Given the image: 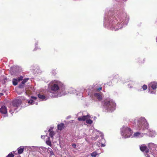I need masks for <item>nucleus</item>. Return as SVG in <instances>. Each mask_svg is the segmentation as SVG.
Masks as SVG:
<instances>
[{
  "label": "nucleus",
  "mask_w": 157,
  "mask_h": 157,
  "mask_svg": "<svg viewBox=\"0 0 157 157\" xmlns=\"http://www.w3.org/2000/svg\"><path fill=\"white\" fill-rule=\"evenodd\" d=\"M46 143L48 145L51 146V143L50 141V138L49 137L48 138V140L46 141Z\"/></svg>",
  "instance_id": "412c9836"
},
{
  "label": "nucleus",
  "mask_w": 157,
  "mask_h": 157,
  "mask_svg": "<svg viewBox=\"0 0 157 157\" xmlns=\"http://www.w3.org/2000/svg\"><path fill=\"white\" fill-rule=\"evenodd\" d=\"M23 77L22 76L17 78H14L13 79L12 82L13 85L14 86H16L18 82L22 80Z\"/></svg>",
  "instance_id": "9d476101"
},
{
  "label": "nucleus",
  "mask_w": 157,
  "mask_h": 157,
  "mask_svg": "<svg viewBox=\"0 0 157 157\" xmlns=\"http://www.w3.org/2000/svg\"><path fill=\"white\" fill-rule=\"evenodd\" d=\"M147 156L146 157H150V156L148 155V154H147Z\"/></svg>",
  "instance_id": "f704fd0d"
},
{
  "label": "nucleus",
  "mask_w": 157,
  "mask_h": 157,
  "mask_svg": "<svg viewBox=\"0 0 157 157\" xmlns=\"http://www.w3.org/2000/svg\"><path fill=\"white\" fill-rule=\"evenodd\" d=\"M29 80V78H26L24 79L22 82L21 83L22 84L24 85L25 83L27 81Z\"/></svg>",
  "instance_id": "b1692460"
},
{
  "label": "nucleus",
  "mask_w": 157,
  "mask_h": 157,
  "mask_svg": "<svg viewBox=\"0 0 157 157\" xmlns=\"http://www.w3.org/2000/svg\"><path fill=\"white\" fill-rule=\"evenodd\" d=\"M148 92L149 93H150V94H155V93L156 91H154H154H152V90L150 91V89H149Z\"/></svg>",
  "instance_id": "cd10ccee"
},
{
  "label": "nucleus",
  "mask_w": 157,
  "mask_h": 157,
  "mask_svg": "<svg viewBox=\"0 0 157 157\" xmlns=\"http://www.w3.org/2000/svg\"><path fill=\"white\" fill-rule=\"evenodd\" d=\"M105 146V145H104L103 144H101V146Z\"/></svg>",
  "instance_id": "e433bc0d"
},
{
  "label": "nucleus",
  "mask_w": 157,
  "mask_h": 157,
  "mask_svg": "<svg viewBox=\"0 0 157 157\" xmlns=\"http://www.w3.org/2000/svg\"><path fill=\"white\" fill-rule=\"evenodd\" d=\"M32 98L34 100H36V97H32Z\"/></svg>",
  "instance_id": "473e14b6"
},
{
  "label": "nucleus",
  "mask_w": 157,
  "mask_h": 157,
  "mask_svg": "<svg viewBox=\"0 0 157 157\" xmlns=\"http://www.w3.org/2000/svg\"><path fill=\"white\" fill-rule=\"evenodd\" d=\"M98 136H96V139H97V138H98Z\"/></svg>",
  "instance_id": "4c0bfd02"
},
{
  "label": "nucleus",
  "mask_w": 157,
  "mask_h": 157,
  "mask_svg": "<svg viewBox=\"0 0 157 157\" xmlns=\"http://www.w3.org/2000/svg\"><path fill=\"white\" fill-rule=\"evenodd\" d=\"M23 85H21V84L19 85V88H22L23 87Z\"/></svg>",
  "instance_id": "7c9ffc66"
},
{
  "label": "nucleus",
  "mask_w": 157,
  "mask_h": 157,
  "mask_svg": "<svg viewBox=\"0 0 157 157\" xmlns=\"http://www.w3.org/2000/svg\"><path fill=\"white\" fill-rule=\"evenodd\" d=\"M48 88L49 92L52 94V96L53 97H60L67 94L64 92L65 86L58 80H54L50 82L48 84Z\"/></svg>",
  "instance_id": "f03ea898"
},
{
  "label": "nucleus",
  "mask_w": 157,
  "mask_h": 157,
  "mask_svg": "<svg viewBox=\"0 0 157 157\" xmlns=\"http://www.w3.org/2000/svg\"><path fill=\"white\" fill-rule=\"evenodd\" d=\"M64 127L63 124L61 123L58 125V129L60 130H62Z\"/></svg>",
  "instance_id": "6ab92c4d"
},
{
  "label": "nucleus",
  "mask_w": 157,
  "mask_h": 157,
  "mask_svg": "<svg viewBox=\"0 0 157 157\" xmlns=\"http://www.w3.org/2000/svg\"><path fill=\"white\" fill-rule=\"evenodd\" d=\"M0 94L1 95L2 94V93H0Z\"/></svg>",
  "instance_id": "a19ab883"
},
{
  "label": "nucleus",
  "mask_w": 157,
  "mask_h": 157,
  "mask_svg": "<svg viewBox=\"0 0 157 157\" xmlns=\"http://www.w3.org/2000/svg\"><path fill=\"white\" fill-rule=\"evenodd\" d=\"M48 151L50 152L51 156L52 155H54V153L50 147H48Z\"/></svg>",
  "instance_id": "aec40b11"
},
{
  "label": "nucleus",
  "mask_w": 157,
  "mask_h": 157,
  "mask_svg": "<svg viewBox=\"0 0 157 157\" xmlns=\"http://www.w3.org/2000/svg\"><path fill=\"white\" fill-rule=\"evenodd\" d=\"M101 87L96 88V90H95V91L93 92L90 94V96L92 97L94 99H97L98 101L101 100L102 98L101 93H97V92L98 91L101 90Z\"/></svg>",
  "instance_id": "0eeeda50"
},
{
  "label": "nucleus",
  "mask_w": 157,
  "mask_h": 157,
  "mask_svg": "<svg viewBox=\"0 0 157 157\" xmlns=\"http://www.w3.org/2000/svg\"><path fill=\"white\" fill-rule=\"evenodd\" d=\"M28 102L30 105H32L34 104V103H33V100H28Z\"/></svg>",
  "instance_id": "a878e982"
},
{
  "label": "nucleus",
  "mask_w": 157,
  "mask_h": 157,
  "mask_svg": "<svg viewBox=\"0 0 157 157\" xmlns=\"http://www.w3.org/2000/svg\"><path fill=\"white\" fill-rule=\"evenodd\" d=\"M85 89L83 87H81L77 89V90H76L73 88L71 89L72 92L71 93L72 94H76V95H78L82 96L83 93L85 91Z\"/></svg>",
  "instance_id": "6e6552de"
},
{
  "label": "nucleus",
  "mask_w": 157,
  "mask_h": 157,
  "mask_svg": "<svg viewBox=\"0 0 157 157\" xmlns=\"http://www.w3.org/2000/svg\"><path fill=\"white\" fill-rule=\"evenodd\" d=\"M14 156V155L13 154L11 153L9 154L6 157H13Z\"/></svg>",
  "instance_id": "bb28decb"
},
{
  "label": "nucleus",
  "mask_w": 157,
  "mask_h": 157,
  "mask_svg": "<svg viewBox=\"0 0 157 157\" xmlns=\"http://www.w3.org/2000/svg\"><path fill=\"white\" fill-rule=\"evenodd\" d=\"M101 136H102V140H103V137H102V135H101Z\"/></svg>",
  "instance_id": "58836bf2"
},
{
  "label": "nucleus",
  "mask_w": 157,
  "mask_h": 157,
  "mask_svg": "<svg viewBox=\"0 0 157 157\" xmlns=\"http://www.w3.org/2000/svg\"><path fill=\"white\" fill-rule=\"evenodd\" d=\"M112 12L106 13L104 17V25L108 29L116 31L126 25L129 20V17L126 13H118L111 16Z\"/></svg>",
  "instance_id": "f257e3e1"
},
{
  "label": "nucleus",
  "mask_w": 157,
  "mask_h": 157,
  "mask_svg": "<svg viewBox=\"0 0 157 157\" xmlns=\"http://www.w3.org/2000/svg\"><path fill=\"white\" fill-rule=\"evenodd\" d=\"M89 117L88 115L86 116H83L78 118V120L79 121H84L86 120V122L87 123L89 124H91L93 122L92 120L90 119H87L89 118Z\"/></svg>",
  "instance_id": "1a4fd4ad"
},
{
  "label": "nucleus",
  "mask_w": 157,
  "mask_h": 157,
  "mask_svg": "<svg viewBox=\"0 0 157 157\" xmlns=\"http://www.w3.org/2000/svg\"><path fill=\"white\" fill-rule=\"evenodd\" d=\"M157 83L156 82H152L148 85L149 89L151 88L153 90H155L157 88Z\"/></svg>",
  "instance_id": "ddd939ff"
},
{
  "label": "nucleus",
  "mask_w": 157,
  "mask_h": 157,
  "mask_svg": "<svg viewBox=\"0 0 157 157\" xmlns=\"http://www.w3.org/2000/svg\"><path fill=\"white\" fill-rule=\"evenodd\" d=\"M21 100L18 99H16L12 101L9 106L10 109L9 112L11 113H13L14 111L16 109V108L19 106L21 104Z\"/></svg>",
  "instance_id": "423d86ee"
},
{
  "label": "nucleus",
  "mask_w": 157,
  "mask_h": 157,
  "mask_svg": "<svg viewBox=\"0 0 157 157\" xmlns=\"http://www.w3.org/2000/svg\"><path fill=\"white\" fill-rule=\"evenodd\" d=\"M6 116H7V115H6V116H4V117H6Z\"/></svg>",
  "instance_id": "79ce46f5"
},
{
  "label": "nucleus",
  "mask_w": 157,
  "mask_h": 157,
  "mask_svg": "<svg viewBox=\"0 0 157 157\" xmlns=\"http://www.w3.org/2000/svg\"><path fill=\"white\" fill-rule=\"evenodd\" d=\"M140 149L141 151L147 153L149 152V150L145 144H142L140 147Z\"/></svg>",
  "instance_id": "9b49d317"
},
{
  "label": "nucleus",
  "mask_w": 157,
  "mask_h": 157,
  "mask_svg": "<svg viewBox=\"0 0 157 157\" xmlns=\"http://www.w3.org/2000/svg\"><path fill=\"white\" fill-rule=\"evenodd\" d=\"M35 147V146H26L25 147V148H27L28 150H29V151H31V150H32V148L33 147Z\"/></svg>",
  "instance_id": "4be33fe9"
},
{
  "label": "nucleus",
  "mask_w": 157,
  "mask_h": 157,
  "mask_svg": "<svg viewBox=\"0 0 157 157\" xmlns=\"http://www.w3.org/2000/svg\"><path fill=\"white\" fill-rule=\"evenodd\" d=\"M144 133L136 132L134 134V137L136 138H140L143 136Z\"/></svg>",
  "instance_id": "dca6fc26"
},
{
  "label": "nucleus",
  "mask_w": 157,
  "mask_h": 157,
  "mask_svg": "<svg viewBox=\"0 0 157 157\" xmlns=\"http://www.w3.org/2000/svg\"><path fill=\"white\" fill-rule=\"evenodd\" d=\"M0 113L2 114H6L7 113V109L5 105L2 106L0 108Z\"/></svg>",
  "instance_id": "f8f14e48"
},
{
  "label": "nucleus",
  "mask_w": 157,
  "mask_h": 157,
  "mask_svg": "<svg viewBox=\"0 0 157 157\" xmlns=\"http://www.w3.org/2000/svg\"><path fill=\"white\" fill-rule=\"evenodd\" d=\"M97 155V154L96 152H94L91 154V155L92 157H95Z\"/></svg>",
  "instance_id": "393cba45"
},
{
  "label": "nucleus",
  "mask_w": 157,
  "mask_h": 157,
  "mask_svg": "<svg viewBox=\"0 0 157 157\" xmlns=\"http://www.w3.org/2000/svg\"><path fill=\"white\" fill-rule=\"evenodd\" d=\"M43 147H40L41 148H42Z\"/></svg>",
  "instance_id": "37998d69"
},
{
  "label": "nucleus",
  "mask_w": 157,
  "mask_h": 157,
  "mask_svg": "<svg viewBox=\"0 0 157 157\" xmlns=\"http://www.w3.org/2000/svg\"><path fill=\"white\" fill-rule=\"evenodd\" d=\"M38 96L39 98L43 100H46L48 99L47 97H46L45 96L42 94H38Z\"/></svg>",
  "instance_id": "f3484780"
},
{
  "label": "nucleus",
  "mask_w": 157,
  "mask_h": 157,
  "mask_svg": "<svg viewBox=\"0 0 157 157\" xmlns=\"http://www.w3.org/2000/svg\"><path fill=\"white\" fill-rule=\"evenodd\" d=\"M36 148H38L37 147L35 146L34 147H33L32 148V150H31V151H37V149H36Z\"/></svg>",
  "instance_id": "c85d7f7f"
},
{
  "label": "nucleus",
  "mask_w": 157,
  "mask_h": 157,
  "mask_svg": "<svg viewBox=\"0 0 157 157\" xmlns=\"http://www.w3.org/2000/svg\"><path fill=\"white\" fill-rule=\"evenodd\" d=\"M121 135L122 137L127 138L130 137L132 135V131L129 127L124 126L121 129Z\"/></svg>",
  "instance_id": "39448f33"
},
{
  "label": "nucleus",
  "mask_w": 157,
  "mask_h": 157,
  "mask_svg": "<svg viewBox=\"0 0 157 157\" xmlns=\"http://www.w3.org/2000/svg\"><path fill=\"white\" fill-rule=\"evenodd\" d=\"M116 104L112 100L109 99L104 102V108L109 112L113 111L115 109Z\"/></svg>",
  "instance_id": "20e7f679"
},
{
  "label": "nucleus",
  "mask_w": 157,
  "mask_h": 157,
  "mask_svg": "<svg viewBox=\"0 0 157 157\" xmlns=\"http://www.w3.org/2000/svg\"><path fill=\"white\" fill-rule=\"evenodd\" d=\"M132 122L137 127L138 129L144 132V134H147L151 137L155 135V131L149 129L148 124L145 117H136L132 120Z\"/></svg>",
  "instance_id": "7ed1b4c3"
},
{
  "label": "nucleus",
  "mask_w": 157,
  "mask_h": 157,
  "mask_svg": "<svg viewBox=\"0 0 157 157\" xmlns=\"http://www.w3.org/2000/svg\"><path fill=\"white\" fill-rule=\"evenodd\" d=\"M18 153L19 154H21L23 153L24 151V147L22 146H21L19 147L17 149Z\"/></svg>",
  "instance_id": "a211bd4d"
},
{
  "label": "nucleus",
  "mask_w": 157,
  "mask_h": 157,
  "mask_svg": "<svg viewBox=\"0 0 157 157\" xmlns=\"http://www.w3.org/2000/svg\"><path fill=\"white\" fill-rule=\"evenodd\" d=\"M37 44H36V45H35V48L34 49V50H37V49H36V48H37Z\"/></svg>",
  "instance_id": "2f4dec72"
},
{
  "label": "nucleus",
  "mask_w": 157,
  "mask_h": 157,
  "mask_svg": "<svg viewBox=\"0 0 157 157\" xmlns=\"http://www.w3.org/2000/svg\"><path fill=\"white\" fill-rule=\"evenodd\" d=\"M117 77H118V76H117L116 78H114L113 79L112 81L113 82H117L118 81H120L121 79L120 78H119L117 80Z\"/></svg>",
  "instance_id": "5701e85b"
},
{
  "label": "nucleus",
  "mask_w": 157,
  "mask_h": 157,
  "mask_svg": "<svg viewBox=\"0 0 157 157\" xmlns=\"http://www.w3.org/2000/svg\"><path fill=\"white\" fill-rule=\"evenodd\" d=\"M41 136V138H42V137H43L44 136Z\"/></svg>",
  "instance_id": "ea45409f"
},
{
  "label": "nucleus",
  "mask_w": 157,
  "mask_h": 157,
  "mask_svg": "<svg viewBox=\"0 0 157 157\" xmlns=\"http://www.w3.org/2000/svg\"><path fill=\"white\" fill-rule=\"evenodd\" d=\"M148 146L149 149L151 150L156 149L157 148V145L152 143H150L148 144Z\"/></svg>",
  "instance_id": "4468645a"
},
{
  "label": "nucleus",
  "mask_w": 157,
  "mask_h": 157,
  "mask_svg": "<svg viewBox=\"0 0 157 157\" xmlns=\"http://www.w3.org/2000/svg\"><path fill=\"white\" fill-rule=\"evenodd\" d=\"M53 129V127H51L48 130V132H49V136L52 139H53V136L55 134V132L52 130Z\"/></svg>",
  "instance_id": "2eb2a0df"
},
{
  "label": "nucleus",
  "mask_w": 157,
  "mask_h": 157,
  "mask_svg": "<svg viewBox=\"0 0 157 157\" xmlns=\"http://www.w3.org/2000/svg\"><path fill=\"white\" fill-rule=\"evenodd\" d=\"M72 146L74 148H75L76 147V145L75 144H73L72 145Z\"/></svg>",
  "instance_id": "72a5a7b5"
},
{
  "label": "nucleus",
  "mask_w": 157,
  "mask_h": 157,
  "mask_svg": "<svg viewBox=\"0 0 157 157\" xmlns=\"http://www.w3.org/2000/svg\"><path fill=\"white\" fill-rule=\"evenodd\" d=\"M142 88L143 90H145L147 88V86L146 85H144L143 86Z\"/></svg>",
  "instance_id": "c756f323"
},
{
  "label": "nucleus",
  "mask_w": 157,
  "mask_h": 157,
  "mask_svg": "<svg viewBox=\"0 0 157 157\" xmlns=\"http://www.w3.org/2000/svg\"><path fill=\"white\" fill-rule=\"evenodd\" d=\"M128 87H129L130 88H131L132 87L131 86H130L129 84H128Z\"/></svg>",
  "instance_id": "c9c22d12"
}]
</instances>
